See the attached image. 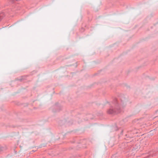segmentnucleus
Wrapping results in <instances>:
<instances>
[{
    "label": "nucleus",
    "mask_w": 158,
    "mask_h": 158,
    "mask_svg": "<svg viewBox=\"0 0 158 158\" xmlns=\"http://www.w3.org/2000/svg\"><path fill=\"white\" fill-rule=\"evenodd\" d=\"M120 103H118V100L114 98L112 102L113 105L115 106L114 108L113 106L110 107L107 112L109 114H114L120 113L122 111L121 108H123L126 105V102L127 99L122 97L119 98Z\"/></svg>",
    "instance_id": "nucleus-1"
},
{
    "label": "nucleus",
    "mask_w": 158,
    "mask_h": 158,
    "mask_svg": "<svg viewBox=\"0 0 158 158\" xmlns=\"http://www.w3.org/2000/svg\"><path fill=\"white\" fill-rule=\"evenodd\" d=\"M11 10L10 9H9L6 11H3L0 13V21L2 19L4 16L6 15V13L9 14L10 13V11Z\"/></svg>",
    "instance_id": "nucleus-2"
},
{
    "label": "nucleus",
    "mask_w": 158,
    "mask_h": 158,
    "mask_svg": "<svg viewBox=\"0 0 158 158\" xmlns=\"http://www.w3.org/2000/svg\"><path fill=\"white\" fill-rule=\"evenodd\" d=\"M127 143H123L120 145V147L122 149H127Z\"/></svg>",
    "instance_id": "nucleus-3"
},
{
    "label": "nucleus",
    "mask_w": 158,
    "mask_h": 158,
    "mask_svg": "<svg viewBox=\"0 0 158 158\" xmlns=\"http://www.w3.org/2000/svg\"><path fill=\"white\" fill-rule=\"evenodd\" d=\"M23 79H19V80L20 81H21Z\"/></svg>",
    "instance_id": "nucleus-4"
}]
</instances>
